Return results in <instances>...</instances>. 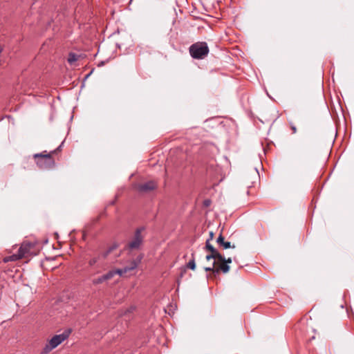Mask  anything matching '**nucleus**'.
I'll return each mask as SVG.
<instances>
[{"instance_id":"4","label":"nucleus","mask_w":354,"mask_h":354,"mask_svg":"<svg viewBox=\"0 0 354 354\" xmlns=\"http://www.w3.org/2000/svg\"><path fill=\"white\" fill-rule=\"evenodd\" d=\"M33 244L30 242H24L21 244L20 248H19L18 252L17 254H14L8 257H6L4 259L5 262H8L9 261H17L18 259H21L24 257H28L31 254L30 250L33 248Z\"/></svg>"},{"instance_id":"6","label":"nucleus","mask_w":354,"mask_h":354,"mask_svg":"<svg viewBox=\"0 0 354 354\" xmlns=\"http://www.w3.org/2000/svg\"><path fill=\"white\" fill-rule=\"evenodd\" d=\"M219 264L214 261L212 263L211 266L205 267L204 269L207 272H212L214 276H216L219 274L220 272H223V273H227L230 271V267L229 265H227L223 262H218Z\"/></svg>"},{"instance_id":"13","label":"nucleus","mask_w":354,"mask_h":354,"mask_svg":"<svg viewBox=\"0 0 354 354\" xmlns=\"http://www.w3.org/2000/svg\"><path fill=\"white\" fill-rule=\"evenodd\" d=\"M78 58H79V56L77 55H76L75 53H71L68 55V57L67 60L70 64H73L74 62H75L76 61L78 60Z\"/></svg>"},{"instance_id":"1","label":"nucleus","mask_w":354,"mask_h":354,"mask_svg":"<svg viewBox=\"0 0 354 354\" xmlns=\"http://www.w3.org/2000/svg\"><path fill=\"white\" fill-rule=\"evenodd\" d=\"M62 145L63 142L56 149L50 153H47L46 151H44L41 153L34 154L33 157L36 160L37 165L41 169H48L53 167L55 160L52 155L59 151Z\"/></svg>"},{"instance_id":"17","label":"nucleus","mask_w":354,"mask_h":354,"mask_svg":"<svg viewBox=\"0 0 354 354\" xmlns=\"http://www.w3.org/2000/svg\"><path fill=\"white\" fill-rule=\"evenodd\" d=\"M205 259H206L207 261H209V260H211V259H214V257H213V256H212L211 254H207V255H206V257H205Z\"/></svg>"},{"instance_id":"7","label":"nucleus","mask_w":354,"mask_h":354,"mask_svg":"<svg viewBox=\"0 0 354 354\" xmlns=\"http://www.w3.org/2000/svg\"><path fill=\"white\" fill-rule=\"evenodd\" d=\"M141 259H142V257H140L138 261H135V260L132 261L130 263V266H126L124 268L110 270V271H109V273H112L113 277L115 274H119L120 276H122L124 274L127 273V272L136 269L138 266V263L140 261Z\"/></svg>"},{"instance_id":"12","label":"nucleus","mask_w":354,"mask_h":354,"mask_svg":"<svg viewBox=\"0 0 354 354\" xmlns=\"http://www.w3.org/2000/svg\"><path fill=\"white\" fill-rule=\"evenodd\" d=\"M187 268L192 270H194L196 269V263L194 253L192 254V259L187 263Z\"/></svg>"},{"instance_id":"15","label":"nucleus","mask_w":354,"mask_h":354,"mask_svg":"<svg viewBox=\"0 0 354 354\" xmlns=\"http://www.w3.org/2000/svg\"><path fill=\"white\" fill-rule=\"evenodd\" d=\"M290 128H291V130H292V133L293 134L296 133H297V127L295 125V124L292 122H290Z\"/></svg>"},{"instance_id":"5","label":"nucleus","mask_w":354,"mask_h":354,"mask_svg":"<svg viewBox=\"0 0 354 354\" xmlns=\"http://www.w3.org/2000/svg\"><path fill=\"white\" fill-rule=\"evenodd\" d=\"M145 227H140L135 231L134 236L131 241L127 245V248L129 250H138L141 246L144 236L142 233L145 231Z\"/></svg>"},{"instance_id":"8","label":"nucleus","mask_w":354,"mask_h":354,"mask_svg":"<svg viewBox=\"0 0 354 354\" xmlns=\"http://www.w3.org/2000/svg\"><path fill=\"white\" fill-rule=\"evenodd\" d=\"M204 249L206 251L209 252V254L213 256L214 261L216 262L219 261H223V255L210 243L209 239H207L205 243Z\"/></svg>"},{"instance_id":"19","label":"nucleus","mask_w":354,"mask_h":354,"mask_svg":"<svg viewBox=\"0 0 354 354\" xmlns=\"http://www.w3.org/2000/svg\"><path fill=\"white\" fill-rule=\"evenodd\" d=\"M214 237V233L212 232H209V238L208 239L212 240Z\"/></svg>"},{"instance_id":"14","label":"nucleus","mask_w":354,"mask_h":354,"mask_svg":"<svg viewBox=\"0 0 354 354\" xmlns=\"http://www.w3.org/2000/svg\"><path fill=\"white\" fill-rule=\"evenodd\" d=\"M99 259H100V256L92 257L88 261V265L90 266H93L94 265H95L98 262Z\"/></svg>"},{"instance_id":"11","label":"nucleus","mask_w":354,"mask_h":354,"mask_svg":"<svg viewBox=\"0 0 354 354\" xmlns=\"http://www.w3.org/2000/svg\"><path fill=\"white\" fill-rule=\"evenodd\" d=\"M113 278V274L112 273H106L105 274H103L96 279H94L92 282L94 285H97L100 283H102L103 282L108 281Z\"/></svg>"},{"instance_id":"18","label":"nucleus","mask_w":354,"mask_h":354,"mask_svg":"<svg viewBox=\"0 0 354 354\" xmlns=\"http://www.w3.org/2000/svg\"><path fill=\"white\" fill-rule=\"evenodd\" d=\"M134 310H135V308H134V307H131V308H129V309H127V310H126V312L124 313V315H126L127 313H131V312H133Z\"/></svg>"},{"instance_id":"16","label":"nucleus","mask_w":354,"mask_h":354,"mask_svg":"<svg viewBox=\"0 0 354 354\" xmlns=\"http://www.w3.org/2000/svg\"><path fill=\"white\" fill-rule=\"evenodd\" d=\"M223 261H219V262H223V263H225L227 265H228V263H231L232 261V259L231 257L225 259V257L223 256Z\"/></svg>"},{"instance_id":"10","label":"nucleus","mask_w":354,"mask_h":354,"mask_svg":"<svg viewBox=\"0 0 354 354\" xmlns=\"http://www.w3.org/2000/svg\"><path fill=\"white\" fill-rule=\"evenodd\" d=\"M216 243H218V245L219 246L222 247L223 249H228L230 248H235L234 245H231L230 242L225 241L224 237L223 236V235L221 234L217 238Z\"/></svg>"},{"instance_id":"2","label":"nucleus","mask_w":354,"mask_h":354,"mask_svg":"<svg viewBox=\"0 0 354 354\" xmlns=\"http://www.w3.org/2000/svg\"><path fill=\"white\" fill-rule=\"evenodd\" d=\"M71 333V330H65L62 334L54 335L45 345L41 351V354H48L66 340Z\"/></svg>"},{"instance_id":"9","label":"nucleus","mask_w":354,"mask_h":354,"mask_svg":"<svg viewBox=\"0 0 354 354\" xmlns=\"http://www.w3.org/2000/svg\"><path fill=\"white\" fill-rule=\"evenodd\" d=\"M156 187H157L156 183L153 180H150V181L138 185V190L140 192L146 193V192H149L150 191L155 189Z\"/></svg>"},{"instance_id":"3","label":"nucleus","mask_w":354,"mask_h":354,"mask_svg":"<svg viewBox=\"0 0 354 354\" xmlns=\"http://www.w3.org/2000/svg\"><path fill=\"white\" fill-rule=\"evenodd\" d=\"M190 55L194 59H202L209 53V47L205 41L193 44L189 48Z\"/></svg>"},{"instance_id":"20","label":"nucleus","mask_w":354,"mask_h":354,"mask_svg":"<svg viewBox=\"0 0 354 354\" xmlns=\"http://www.w3.org/2000/svg\"><path fill=\"white\" fill-rule=\"evenodd\" d=\"M209 203H210V201H209V200H206V201H205V205L206 206H208V205H209Z\"/></svg>"}]
</instances>
